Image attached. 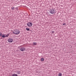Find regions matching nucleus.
<instances>
[{
  "label": "nucleus",
  "instance_id": "1",
  "mask_svg": "<svg viewBox=\"0 0 76 76\" xmlns=\"http://www.w3.org/2000/svg\"><path fill=\"white\" fill-rule=\"evenodd\" d=\"M13 33L14 34H19L20 33V31L18 30H15L13 31Z\"/></svg>",
  "mask_w": 76,
  "mask_h": 76
},
{
  "label": "nucleus",
  "instance_id": "2",
  "mask_svg": "<svg viewBox=\"0 0 76 76\" xmlns=\"http://www.w3.org/2000/svg\"><path fill=\"white\" fill-rule=\"evenodd\" d=\"M50 13L51 14H54L56 13V11L53 8L50 10Z\"/></svg>",
  "mask_w": 76,
  "mask_h": 76
},
{
  "label": "nucleus",
  "instance_id": "3",
  "mask_svg": "<svg viewBox=\"0 0 76 76\" xmlns=\"http://www.w3.org/2000/svg\"><path fill=\"white\" fill-rule=\"evenodd\" d=\"M27 26H28L29 27H30V26H32V23H31L29 22L27 24Z\"/></svg>",
  "mask_w": 76,
  "mask_h": 76
},
{
  "label": "nucleus",
  "instance_id": "4",
  "mask_svg": "<svg viewBox=\"0 0 76 76\" xmlns=\"http://www.w3.org/2000/svg\"><path fill=\"white\" fill-rule=\"evenodd\" d=\"M13 40L12 39L10 38L8 40V41L9 42H12Z\"/></svg>",
  "mask_w": 76,
  "mask_h": 76
},
{
  "label": "nucleus",
  "instance_id": "5",
  "mask_svg": "<svg viewBox=\"0 0 76 76\" xmlns=\"http://www.w3.org/2000/svg\"><path fill=\"white\" fill-rule=\"evenodd\" d=\"M20 50L21 51H24L25 50V48H20Z\"/></svg>",
  "mask_w": 76,
  "mask_h": 76
},
{
  "label": "nucleus",
  "instance_id": "6",
  "mask_svg": "<svg viewBox=\"0 0 76 76\" xmlns=\"http://www.w3.org/2000/svg\"><path fill=\"white\" fill-rule=\"evenodd\" d=\"M12 76H18V75L14 73L12 75Z\"/></svg>",
  "mask_w": 76,
  "mask_h": 76
},
{
  "label": "nucleus",
  "instance_id": "7",
  "mask_svg": "<svg viewBox=\"0 0 76 76\" xmlns=\"http://www.w3.org/2000/svg\"><path fill=\"white\" fill-rule=\"evenodd\" d=\"M58 76H62V74L60 73H59L58 74Z\"/></svg>",
  "mask_w": 76,
  "mask_h": 76
},
{
  "label": "nucleus",
  "instance_id": "8",
  "mask_svg": "<svg viewBox=\"0 0 76 76\" xmlns=\"http://www.w3.org/2000/svg\"><path fill=\"white\" fill-rule=\"evenodd\" d=\"M9 35H10V34H7V35H6V36H5V37H9Z\"/></svg>",
  "mask_w": 76,
  "mask_h": 76
},
{
  "label": "nucleus",
  "instance_id": "9",
  "mask_svg": "<svg viewBox=\"0 0 76 76\" xmlns=\"http://www.w3.org/2000/svg\"><path fill=\"white\" fill-rule=\"evenodd\" d=\"M44 60V58H41V61H43Z\"/></svg>",
  "mask_w": 76,
  "mask_h": 76
},
{
  "label": "nucleus",
  "instance_id": "10",
  "mask_svg": "<svg viewBox=\"0 0 76 76\" xmlns=\"http://www.w3.org/2000/svg\"><path fill=\"white\" fill-rule=\"evenodd\" d=\"M33 44L34 45H36L37 44V43L36 42H34Z\"/></svg>",
  "mask_w": 76,
  "mask_h": 76
},
{
  "label": "nucleus",
  "instance_id": "11",
  "mask_svg": "<svg viewBox=\"0 0 76 76\" xmlns=\"http://www.w3.org/2000/svg\"><path fill=\"white\" fill-rule=\"evenodd\" d=\"M16 73L18 74V75H19V74H20V71H17Z\"/></svg>",
  "mask_w": 76,
  "mask_h": 76
},
{
  "label": "nucleus",
  "instance_id": "12",
  "mask_svg": "<svg viewBox=\"0 0 76 76\" xmlns=\"http://www.w3.org/2000/svg\"><path fill=\"white\" fill-rule=\"evenodd\" d=\"M2 38H4L6 37V36L4 35H2Z\"/></svg>",
  "mask_w": 76,
  "mask_h": 76
},
{
  "label": "nucleus",
  "instance_id": "13",
  "mask_svg": "<svg viewBox=\"0 0 76 76\" xmlns=\"http://www.w3.org/2000/svg\"><path fill=\"white\" fill-rule=\"evenodd\" d=\"M11 9L12 10H14L15 9V7H11Z\"/></svg>",
  "mask_w": 76,
  "mask_h": 76
},
{
  "label": "nucleus",
  "instance_id": "14",
  "mask_svg": "<svg viewBox=\"0 0 76 76\" xmlns=\"http://www.w3.org/2000/svg\"><path fill=\"white\" fill-rule=\"evenodd\" d=\"M26 30H27V31H29V28H26Z\"/></svg>",
  "mask_w": 76,
  "mask_h": 76
},
{
  "label": "nucleus",
  "instance_id": "15",
  "mask_svg": "<svg viewBox=\"0 0 76 76\" xmlns=\"http://www.w3.org/2000/svg\"><path fill=\"white\" fill-rule=\"evenodd\" d=\"M2 35V33L0 32V36H1Z\"/></svg>",
  "mask_w": 76,
  "mask_h": 76
},
{
  "label": "nucleus",
  "instance_id": "16",
  "mask_svg": "<svg viewBox=\"0 0 76 76\" xmlns=\"http://www.w3.org/2000/svg\"><path fill=\"white\" fill-rule=\"evenodd\" d=\"M54 31H52V34H54Z\"/></svg>",
  "mask_w": 76,
  "mask_h": 76
},
{
  "label": "nucleus",
  "instance_id": "17",
  "mask_svg": "<svg viewBox=\"0 0 76 76\" xmlns=\"http://www.w3.org/2000/svg\"><path fill=\"white\" fill-rule=\"evenodd\" d=\"M65 25V23H63V25Z\"/></svg>",
  "mask_w": 76,
  "mask_h": 76
}]
</instances>
